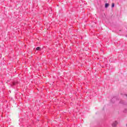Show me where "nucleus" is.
<instances>
[{
	"label": "nucleus",
	"mask_w": 127,
	"mask_h": 127,
	"mask_svg": "<svg viewBox=\"0 0 127 127\" xmlns=\"http://www.w3.org/2000/svg\"><path fill=\"white\" fill-rule=\"evenodd\" d=\"M117 125H118V122H117V121H115L112 124V127H117Z\"/></svg>",
	"instance_id": "nucleus-1"
},
{
	"label": "nucleus",
	"mask_w": 127,
	"mask_h": 127,
	"mask_svg": "<svg viewBox=\"0 0 127 127\" xmlns=\"http://www.w3.org/2000/svg\"><path fill=\"white\" fill-rule=\"evenodd\" d=\"M109 5H110V4H109V3H105V8H107V7H109Z\"/></svg>",
	"instance_id": "nucleus-2"
},
{
	"label": "nucleus",
	"mask_w": 127,
	"mask_h": 127,
	"mask_svg": "<svg viewBox=\"0 0 127 127\" xmlns=\"http://www.w3.org/2000/svg\"><path fill=\"white\" fill-rule=\"evenodd\" d=\"M36 50H37V51L40 50V47H37V48L36 49Z\"/></svg>",
	"instance_id": "nucleus-3"
},
{
	"label": "nucleus",
	"mask_w": 127,
	"mask_h": 127,
	"mask_svg": "<svg viewBox=\"0 0 127 127\" xmlns=\"http://www.w3.org/2000/svg\"><path fill=\"white\" fill-rule=\"evenodd\" d=\"M112 7H115V3H112Z\"/></svg>",
	"instance_id": "nucleus-4"
}]
</instances>
